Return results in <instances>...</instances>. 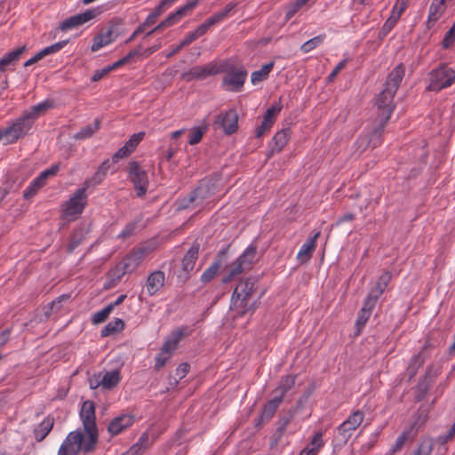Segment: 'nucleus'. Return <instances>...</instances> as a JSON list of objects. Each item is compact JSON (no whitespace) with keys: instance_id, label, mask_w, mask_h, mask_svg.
<instances>
[{"instance_id":"f257e3e1","label":"nucleus","mask_w":455,"mask_h":455,"mask_svg":"<svg viewBox=\"0 0 455 455\" xmlns=\"http://www.w3.org/2000/svg\"><path fill=\"white\" fill-rule=\"evenodd\" d=\"M389 89L384 88L376 99V106L378 108L377 124L370 137L363 136L357 140L360 148V152L364 151L367 148H375L380 144V134L386 124L388 122L395 105L393 98L395 93H389Z\"/></svg>"},{"instance_id":"f03ea898","label":"nucleus","mask_w":455,"mask_h":455,"mask_svg":"<svg viewBox=\"0 0 455 455\" xmlns=\"http://www.w3.org/2000/svg\"><path fill=\"white\" fill-rule=\"evenodd\" d=\"M254 283L251 279L241 281L232 295L230 310L234 317L242 316L254 310L255 300L251 298Z\"/></svg>"},{"instance_id":"7ed1b4c3","label":"nucleus","mask_w":455,"mask_h":455,"mask_svg":"<svg viewBox=\"0 0 455 455\" xmlns=\"http://www.w3.org/2000/svg\"><path fill=\"white\" fill-rule=\"evenodd\" d=\"M97 437L86 432L73 431L68 434L61 444L58 455H77L78 452H88L94 448Z\"/></svg>"},{"instance_id":"20e7f679","label":"nucleus","mask_w":455,"mask_h":455,"mask_svg":"<svg viewBox=\"0 0 455 455\" xmlns=\"http://www.w3.org/2000/svg\"><path fill=\"white\" fill-rule=\"evenodd\" d=\"M32 125L31 119L23 113L11 125L0 130V141H4L6 145L12 144L25 136L30 131Z\"/></svg>"},{"instance_id":"39448f33","label":"nucleus","mask_w":455,"mask_h":455,"mask_svg":"<svg viewBox=\"0 0 455 455\" xmlns=\"http://www.w3.org/2000/svg\"><path fill=\"white\" fill-rule=\"evenodd\" d=\"M216 192L215 183L212 180H204L188 198L180 201L179 208H195L213 196Z\"/></svg>"},{"instance_id":"423d86ee","label":"nucleus","mask_w":455,"mask_h":455,"mask_svg":"<svg viewBox=\"0 0 455 455\" xmlns=\"http://www.w3.org/2000/svg\"><path fill=\"white\" fill-rule=\"evenodd\" d=\"M77 189L61 206L62 215L69 220L80 215L87 204V185Z\"/></svg>"},{"instance_id":"0eeeda50","label":"nucleus","mask_w":455,"mask_h":455,"mask_svg":"<svg viewBox=\"0 0 455 455\" xmlns=\"http://www.w3.org/2000/svg\"><path fill=\"white\" fill-rule=\"evenodd\" d=\"M455 81V70L447 65H442L429 74L427 90L439 92L451 86Z\"/></svg>"},{"instance_id":"6e6552de","label":"nucleus","mask_w":455,"mask_h":455,"mask_svg":"<svg viewBox=\"0 0 455 455\" xmlns=\"http://www.w3.org/2000/svg\"><path fill=\"white\" fill-rule=\"evenodd\" d=\"M257 248L254 245H249L242 255L231 265L228 275L224 277L223 283L230 282L234 277L241 274L243 270L249 268L256 260Z\"/></svg>"},{"instance_id":"1a4fd4ad","label":"nucleus","mask_w":455,"mask_h":455,"mask_svg":"<svg viewBox=\"0 0 455 455\" xmlns=\"http://www.w3.org/2000/svg\"><path fill=\"white\" fill-rule=\"evenodd\" d=\"M146 252L144 248L131 252L116 267L113 276L120 279L124 274L133 271L142 262Z\"/></svg>"},{"instance_id":"9d476101","label":"nucleus","mask_w":455,"mask_h":455,"mask_svg":"<svg viewBox=\"0 0 455 455\" xmlns=\"http://www.w3.org/2000/svg\"><path fill=\"white\" fill-rule=\"evenodd\" d=\"M121 377L117 370L93 374L89 379V385L92 389L102 387L111 389L120 382Z\"/></svg>"},{"instance_id":"9b49d317","label":"nucleus","mask_w":455,"mask_h":455,"mask_svg":"<svg viewBox=\"0 0 455 455\" xmlns=\"http://www.w3.org/2000/svg\"><path fill=\"white\" fill-rule=\"evenodd\" d=\"M128 169L129 179L133 183L137 195L139 196H143L146 193L148 185L147 172L136 162L130 163Z\"/></svg>"},{"instance_id":"f8f14e48","label":"nucleus","mask_w":455,"mask_h":455,"mask_svg":"<svg viewBox=\"0 0 455 455\" xmlns=\"http://www.w3.org/2000/svg\"><path fill=\"white\" fill-rule=\"evenodd\" d=\"M80 419L83 422L84 432L98 437L95 423V407L92 402L85 401L83 403L80 410Z\"/></svg>"},{"instance_id":"ddd939ff","label":"nucleus","mask_w":455,"mask_h":455,"mask_svg":"<svg viewBox=\"0 0 455 455\" xmlns=\"http://www.w3.org/2000/svg\"><path fill=\"white\" fill-rule=\"evenodd\" d=\"M60 170V164H56L52 165L50 168L43 171L29 186L24 190L23 196L26 199L30 198L36 194L38 189L46 184V180L49 177L54 176Z\"/></svg>"},{"instance_id":"4468645a","label":"nucleus","mask_w":455,"mask_h":455,"mask_svg":"<svg viewBox=\"0 0 455 455\" xmlns=\"http://www.w3.org/2000/svg\"><path fill=\"white\" fill-rule=\"evenodd\" d=\"M214 124L220 127L226 134H232L238 128V116L234 109H229L218 115Z\"/></svg>"},{"instance_id":"2eb2a0df","label":"nucleus","mask_w":455,"mask_h":455,"mask_svg":"<svg viewBox=\"0 0 455 455\" xmlns=\"http://www.w3.org/2000/svg\"><path fill=\"white\" fill-rule=\"evenodd\" d=\"M145 132H140L132 134L125 144L120 148L112 156L114 163L118 162L120 159L129 156L138 147L140 142L144 139Z\"/></svg>"},{"instance_id":"dca6fc26","label":"nucleus","mask_w":455,"mask_h":455,"mask_svg":"<svg viewBox=\"0 0 455 455\" xmlns=\"http://www.w3.org/2000/svg\"><path fill=\"white\" fill-rule=\"evenodd\" d=\"M247 76L246 71L238 69L227 74L223 79V86L227 91H239Z\"/></svg>"},{"instance_id":"f3484780","label":"nucleus","mask_w":455,"mask_h":455,"mask_svg":"<svg viewBox=\"0 0 455 455\" xmlns=\"http://www.w3.org/2000/svg\"><path fill=\"white\" fill-rule=\"evenodd\" d=\"M363 420V412L356 411L353 412L348 417V419L340 425L339 431L344 436L346 441L351 435V433L362 424Z\"/></svg>"},{"instance_id":"a211bd4d","label":"nucleus","mask_w":455,"mask_h":455,"mask_svg":"<svg viewBox=\"0 0 455 455\" xmlns=\"http://www.w3.org/2000/svg\"><path fill=\"white\" fill-rule=\"evenodd\" d=\"M448 0H433L428 10L427 27H433L440 20L446 11V2Z\"/></svg>"},{"instance_id":"6ab92c4d","label":"nucleus","mask_w":455,"mask_h":455,"mask_svg":"<svg viewBox=\"0 0 455 455\" xmlns=\"http://www.w3.org/2000/svg\"><path fill=\"white\" fill-rule=\"evenodd\" d=\"M134 418L131 414H122L111 420L108 425V432L116 435L133 424Z\"/></svg>"},{"instance_id":"aec40b11","label":"nucleus","mask_w":455,"mask_h":455,"mask_svg":"<svg viewBox=\"0 0 455 455\" xmlns=\"http://www.w3.org/2000/svg\"><path fill=\"white\" fill-rule=\"evenodd\" d=\"M218 72L219 68L213 63H209L204 66L192 68L187 74H185V77L188 80L204 79L209 76L215 75Z\"/></svg>"},{"instance_id":"412c9836","label":"nucleus","mask_w":455,"mask_h":455,"mask_svg":"<svg viewBox=\"0 0 455 455\" xmlns=\"http://www.w3.org/2000/svg\"><path fill=\"white\" fill-rule=\"evenodd\" d=\"M165 276L162 271L151 273L146 282V289L150 296L156 295L164 284Z\"/></svg>"},{"instance_id":"4be33fe9","label":"nucleus","mask_w":455,"mask_h":455,"mask_svg":"<svg viewBox=\"0 0 455 455\" xmlns=\"http://www.w3.org/2000/svg\"><path fill=\"white\" fill-rule=\"evenodd\" d=\"M391 279V275L388 272L382 274L378 279L375 286L370 291L366 299L371 300V303L376 304L378 299L384 292Z\"/></svg>"},{"instance_id":"5701e85b","label":"nucleus","mask_w":455,"mask_h":455,"mask_svg":"<svg viewBox=\"0 0 455 455\" xmlns=\"http://www.w3.org/2000/svg\"><path fill=\"white\" fill-rule=\"evenodd\" d=\"M404 76V68L402 64L396 66L388 75L385 87L389 89V93H395Z\"/></svg>"},{"instance_id":"b1692460","label":"nucleus","mask_w":455,"mask_h":455,"mask_svg":"<svg viewBox=\"0 0 455 455\" xmlns=\"http://www.w3.org/2000/svg\"><path fill=\"white\" fill-rule=\"evenodd\" d=\"M116 36L112 28L107 30H101L94 38L91 46L92 52H98L100 49L114 42Z\"/></svg>"},{"instance_id":"393cba45","label":"nucleus","mask_w":455,"mask_h":455,"mask_svg":"<svg viewBox=\"0 0 455 455\" xmlns=\"http://www.w3.org/2000/svg\"><path fill=\"white\" fill-rule=\"evenodd\" d=\"M320 232H316L313 237L309 238L301 245L297 254V259L299 262L305 263L310 259L311 253L315 248L316 239L318 238Z\"/></svg>"},{"instance_id":"a878e982","label":"nucleus","mask_w":455,"mask_h":455,"mask_svg":"<svg viewBox=\"0 0 455 455\" xmlns=\"http://www.w3.org/2000/svg\"><path fill=\"white\" fill-rule=\"evenodd\" d=\"M290 138V130L283 129L275 133L269 147L270 153L275 154L280 152L287 144Z\"/></svg>"},{"instance_id":"bb28decb","label":"nucleus","mask_w":455,"mask_h":455,"mask_svg":"<svg viewBox=\"0 0 455 455\" xmlns=\"http://www.w3.org/2000/svg\"><path fill=\"white\" fill-rule=\"evenodd\" d=\"M197 4V0L188 2L183 6L180 7L176 12L171 13L164 20L169 27L176 24L182 17H184L189 11H191Z\"/></svg>"},{"instance_id":"cd10ccee","label":"nucleus","mask_w":455,"mask_h":455,"mask_svg":"<svg viewBox=\"0 0 455 455\" xmlns=\"http://www.w3.org/2000/svg\"><path fill=\"white\" fill-rule=\"evenodd\" d=\"M198 252L199 247L197 245H194L184 255L182 259V269L187 274L194 269L196 261L198 257Z\"/></svg>"},{"instance_id":"c85d7f7f","label":"nucleus","mask_w":455,"mask_h":455,"mask_svg":"<svg viewBox=\"0 0 455 455\" xmlns=\"http://www.w3.org/2000/svg\"><path fill=\"white\" fill-rule=\"evenodd\" d=\"M53 106V103L50 100H45L36 105H34L30 109L26 110L24 114L28 116L31 122L34 124L35 120L44 113H45L48 109H50Z\"/></svg>"},{"instance_id":"c756f323","label":"nucleus","mask_w":455,"mask_h":455,"mask_svg":"<svg viewBox=\"0 0 455 455\" xmlns=\"http://www.w3.org/2000/svg\"><path fill=\"white\" fill-rule=\"evenodd\" d=\"M184 336V332L181 329H178L174 331H172L165 339L163 348L165 350H168L169 353L172 354L177 347L179 342L181 340V339Z\"/></svg>"},{"instance_id":"7c9ffc66","label":"nucleus","mask_w":455,"mask_h":455,"mask_svg":"<svg viewBox=\"0 0 455 455\" xmlns=\"http://www.w3.org/2000/svg\"><path fill=\"white\" fill-rule=\"evenodd\" d=\"M282 401L280 396L275 395L271 400L266 403L260 414V420H268L275 414Z\"/></svg>"},{"instance_id":"2f4dec72","label":"nucleus","mask_w":455,"mask_h":455,"mask_svg":"<svg viewBox=\"0 0 455 455\" xmlns=\"http://www.w3.org/2000/svg\"><path fill=\"white\" fill-rule=\"evenodd\" d=\"M295 377L287 375L280 380L277 387L275 389L274 394L275 396H280L283 400L284 395L294 386Z\"/></svg>"},{"instance_id":"473e14b6","label":"nucleus","mask_w":455,"mask_h":455,"mask_svg":"<svg viewBox=\"0 0 455 455\" xmlns=\"http://www.w3.org/2000/svg\"><path fill=\"white\" fill-rule=\"evenodd\" d=\"M374 307H375V304L371 303V300L365 299V302L362 307L361 313L358 315L356 322H355L358 331H360V330L367 323Z\"/></svg>"},{"instance_id":"72a5a7b5","label":"nucleus","mask_w":455,"mask_h":455,"mask_svg":"<svg viewBox=\"0 0 455 455\" xmlns=\"http://www.w3.org/2000/svg\"><path fill=\"white\" fill-rule=\"evenodd\" d=\"M53 426V419L51 418L44 419L34 431L35 437L37 441H42L49 434Z\"/></svg>"},{"instance_id":"f704fd0d","label":"nucleus","mask_w":455,"mask_h":455,"mask_svg":"<svg viewBox=\"0 0 455 455\" xmlns=\"http://www.w3.org/2000/svg\"><path fill=\"white\" fill-rule=\"evenodd\" d=\"M25 49L26 47L23 45L6 53L2 59H0V70H4L6 67L17 60Z\"/></svg>"},{"instance_id":"c9c22d12","label":"nucleus","mask_w":455,"mask_h":455,"mask_svg":"<svg viewBox=\"0 0 455 455\" xmlns=\"http://www.w3.org/2000/svg\"><path fill=\"white\" fill-rule=\"evenodd\" d=\"M273 67L274 62H269L267 64L263 65L260 69L252 72L251 76V83L253 84H257L261 81L267 79Z\"/></svg>"},{"instance_id":"e433bc0d","label":"nucleus","mask_w":455,"mask_h":455,"mask_svg":"<svg viewBox=\"0 0 455 455\" xmlns=\"http://www.w3.org/2000/svg\"><path fill=\"white\" fill-rule=\"evenodd\" d=\"M281 109L282 106L280 103L275 104L267 109L262 120V123H264V127L271 128L275 120V117L280 113Z\"/></svg>"},{"instance_id":"4c0bfd02","label":"nucleus","mask_w":455,"mask_h":455,"mask_svg":"<svg viewBox=\"0 0 455 455\" xmlns=\"http://www.w3.org/2000/svg\"><path fill=\"white\" fill-rule=\"evenodd\" d=\"M124 327V323L122 319L116 318L109 322L100 331L101 336L107 337L116 332L122 331Z\"/></svg>"},{"instance_id":"58836bf2","label":"nucleus","mask_w":455,"mask_h":455,"mask_svg":"<svg viewBox=\"0 0 455 455\" xmlns=\"http://www.w3.org/2000/svg\"><path fill=\"white\" fill-rule=\"evenodd\" d=\"M311 0H293L286 7L285 20L291 19L296 12L309 4Z\"/></svg>"},{"instance_id":"ea45409f","label":"nucleus","mask_w":455,"mask_h":455,"mask_svg":"<svg viewBox=\"0 0 455 455\" xmlns=\"http://www.w3.org/2000/svg\"><path fill=\"white\" fill-rule=\"evenodd\" d=\"M100 122L99 119H95L93 124H89L81 129L76 135L75 138L77 140H84L90 138L94 132L100 128Z\"/></svg>"},{"instance_id":"a19ab883","label":"nucleus","mask_w":455,"mask_h":455,"mask_svg":"<svg viewBox=\"0 0 455 455\" xmlns=\"http://www.w3.org/2000/svg\"><path fill=\"white\" fill-rule=\"evenodd\" d=\"M207 130V125L195 126L191 129L189 133L188 143L190 145H196L202 140L204 134Z\"/></svg>"},{"instance_id":"79ce46f5","label":"nucleus","mask_w":455,"mask_h":455,"mask_svg":"<svg viewBox=\"0 0 455 455\" xmlns=\"http://www.w3.org/2000/svg\"><path fill=\"white\" fill-rule=\"evenodd\" d=\"M83 24H84V23L83 22L82 16L80 13H78V14L71 16L68 19L62 21L60 28L62 30H68V29H71L74 28H77Z\"/></svg>"},{"instance_id":"37998d69","label":"nucleus","mask_w":455,"mask_h":455,"mask_svg":"<svg viewBox=\"0 0 455 455\" xmlns=\"http://www.w3.org/2000/svg\"><path fill=\"white\" fill-rule=\"evenodd\" d=\"M323 445V435L319 432L313 436L310 443L307 445L305 449L310 451L313 455H316Z\"/></svg>"},{"instance_id":"c03bdc74","label":"nucleus","mask_w":455,"mask_h":455,"mask_svg":"<svg viewBox=\"0 0 455 455\" xmlns=\"http://www.w3.org/2000/svg\"><path fill=\"white\" fill-rule=\"evenodd\" d=\"M323 38H324V36L320 35V36H315V37L307 40L301 45V47H300L301 52L304 53L309 52L313 49L319 46L323 42Z\"/></svg>"},{"instance_id":"a18cd8bd","label":"nucleus","mask_w":455,"mask_h":455,"mask_svg":"<svg viewBox=\"0 0 455 455\" xmlns=\"http://www.w3.org/2000/svg\"><path fill=\"white\" fill-rule=\"evenodd\" d=\"M433 451V442L430 439H424L420 442L412 455H430Z\"/></svg>"},{"instance_id":"49530a36","label":"nucleus","mask_w":455,"mask_h":455,"mask_svg":"<svg viewBox=\"0 0 455 455\" xmlns=\"http://www.w3.org/2000/svg\"><path fill=\"white\" fill-rule=\"evenodd\" d=\"M113 311L112 306L107 305L101 310L97 311L93 314L92 321L94 324H99L103 323Z\"/></svg>"},{"instance_id":"de8ad7c7","label":"nucleus","mask_w":455,"mask_h":455,"mask_svg":"<svg viewBox=\"0 0 455 455\" xmlns=\"http://www.w3.org/2000/svg\"><path fill=\"white\" fill-rule=\"evenodd\" d=\"M220 263L219 261L213 262L202 275L201 279L203 282L211 281L218 273Z\"/></svg>"},{"instance_id":"09e8293b","label":"nucleus","mask_w":455,"mask_h":455,"mask_svg":"<svg viewBox=\"0 0 455 455\" xmlns=\"http://www.w3.org/2000/svg\"><path fill=\"white\" fill-rule=\"evenodd\" d=\"M68 40L60 41L58 43H55L52 45H49L44 49H42L43 54L45 56L54 54L58 52H60L62 48H64L68 44Z\"/></svg>"},{"instance_id":"8fccbe9b","label":"nucleus","mask_w":455,"mask_h":455,"mask_svg":"<svg viewBox=\"0 0 455 455\" xmlns=\"http://www.w3.org/2000/svg\"><path fill=\"white\" fill-rule=\"evenodd\" d=\"M109 167H110L109 160H106L100 164L97 172L95 173V176L93 177L94 184H98L103 180V178L106 176Z\"/></svg>"},{"instance_id":"3c124183","label":"nucleus","mask_w":455,"mask_h":455,"mask_svg":"<svg viewBox=\"0 0 455 455\" xmlns=\"http://www.w3.org/2000/svg\"><path fill=\"white\" fill-rule=\"evenodd\" d=\"M409 438V433L408 432H403L395 440V443L393 444V446L391 447L390 449V453L391 454H395L396 452H398L402 448L403 446L404 445V443H406V441L408 440Z\"/></svg>"},{"instance_id":"603ef678","label":"nucleus","mask_w":455,"mask_h":455,"mask_svg":"<svg viewBox=\"0 0 455 455\" xmlns=\"http://www.w3.org/2000/svg\"><path fill=\"white\" fill-rule=\"evenodd\" d=\"M148 442V435H142L139 441L133 444L128 451L129 455H138L140 450L146 448V443Z\"/></svg>"},{"instance_id":"864d4df0","label":"nucleus","mask_w":455,"mask_h":455,"mask_svg":"<svg viewBox=\"0 0 455 455\" xmlns=\"http://www.w3.org/2000/svg\"><path fill=\"white\" fill-rule=\"evenodd\" d=\"M171 355L172 354L169 353L168 350H165L164 348L162 347L160 353L156 357V368L160 369L163 366H164V364L169 360Z\"/></svg>"},{"instance_id":"5fc2aeb1","label":"nucleus","mask_w":455,"mask_h":455,"mask_svg":"<svg viewBox=\"0 0 455 455\" xmlns=\"http://www.w3.org/2000/svg\"><path fill=\"white\" fill-rule=\"evenodd\" d=\"M101 12H102L101 7H96V8L88 9L80 14L82 16L83 22L86 23V22L92 20V19H94L96 16H98Z\"/></svg>"},{"instance_id":"6e6d98bb","label":"nucleus","mask_w":455,"mask_h":455,"mask_svg":"<svg viewBox=\"0 0 455 455\" xmlns=\"http://www.w3.org/2000/svg\"><path fill=\"white\" fill-rule=\"evenodd\" d=\"M455 42V32L451 29H449L446 34L444 35L443 40V48H449L451 47L453 43Z\"/></svg>"},{"instance_id":"4d7b16f0","label":"nucleus","mask_w":455,"mask_h":455,"mask_svg":"<svg viewBox=\"0 0 455 455\" xmlns=\"http://www.w3.org/2000/svg\"><path fill=\"white\" fill-rule=\"evenodd\" d=\"M69 295H61L58 297L56 299H54L51 303V310L52 311H59L61 308V303L63 301H68L69 299Z\"/></svg>"},{"instance_id":"13d9d810","label":"nucleus","mask_w":455,"mask_h":455,"mask_svg":"<svg viewBox=\"0 0 455 455\" xmlns=\"http://www.w3.org/2000/svg\"><path fill=\"white\" fill-rule=\"evenodd\" d=\"M135 229V223L131 222L127 224L124 228L118 234V237L124 239L132 235Z\"/></svg>"},{"instance_id":"bf43d9fd","label":"nucleus","mask_w":455,"mask_h":455,"mask_svg":"<svg viewBox=\"0 0 455 455\" xmlns=\"http://www.w3.org/2000/svg\"><path fill=\"white\" fill-rule=\"evenodd\" d=\"M346 60H343L334 68V69L328 76L329 82H332L335 79L339 72L346 66Z\"/></svg>"},{"instance_id":"052dcab7","label":"nucleus","mask_w":455,"mask_h":455,"mask_svg":"<svg viewBox=\"0 0 455 455\" xmlns=\"http://www.w3.org/2000/svg\"><path fill=\"white\" fill-rule=\"evenodd\" d=\"M189 365L186 363H180L176 369V376L181 379H183L187 373L188 372Z\"/></svg>"},{"instance_id":"680f3d73","label":"nucleus","mask_w":455,"mask_h":455,"mask_svg":"<svg viewBox=\"0 0 455 455\" xmlns=\"http://www.w3.org/2000/svg\"><path fill=\"white\" fill-rule=\"evenodd\" d=\"M233 9V5L232 4H228L226 6V8L220 12H217L216 14H214V19L216 20L217 22H220L221 20H223L225 18L228 17L229 12Z\"/></svg>"},{"instance_id":"e2e57ef3","label":"nucleus","mask_w":455,"mask_h":455,"mask_svg":"<svg viewBox=\"0 0 455 455\" xmlns=\"http://www.w3.org/2000/svg\"><path fill=\"white\" fill-rule=\"evenodd\" d=\"M197 35L195 31L190 32L188 36H185V38L180 42L181 46H186L189 44H191L194 40L197 38Z\"/></svg>"},{"instance_id":"0e129e2a","label":"nucleus","mask_w":455,"mask_h":455,"mask_svg":"<svg viewBox=\"0 0 455 455\" xmlns=\"http://www.w3.org/2000/svg\"><path fill=\"white\" fill-rule=\"evenodd\" d=\"M167 8V6L165 5V3H163L161 2L156 8L155 10L151 12L152 13V17H156V18H158L163 12Z\"/></svg>"},{"instance_id":"69168bd1","label":"nucleus","mask_w":455,"mask_h":455,"mask_svg":"<svg viewBox=\"0 0 455 455\" xmlns=\"http://www.w3.org/2000/svg\"><path fill=\"white\" fill-rule=\"evenodd\" d=\"M395 24L396 23L395 21L388 18L384 23L382 29L384 32L388 33L395 26Z\"/></svg>"},{"instance_id":"338daca9","label":"nucleus","mask_w":455,"mask_h":455,"mask_svg":"<svg viewBox=\"0 0 455 455\" xmlns=\"http://www.w3.org/2000/svg\"><path fill=\"white\" fill-rule=\"evenodd\" d=\"M137 54V52L136 51H133V52H130L126 56H124V58L120 59L118 60L120 66L127 63L133 56H135Z\"/></svg>"},{"instance_id":"774afa93","label":"nucleus","mask_w":455,"mask_h":455,"mask_svg":"<svg viewBox=\"0 0 455 455\" xmlns=\"http://www.w3.org/2000/svg\"><path fill=\"white\" fill-rule=\"evenodd\" d=\"M104 76H106V74L104 73V70H102V68L96 70L92 77V80L97 82L100 80Z\"/></svg>"}]
</instances>
